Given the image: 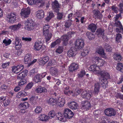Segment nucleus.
Here are the masks:
<instances>
[{
    "mask_svg": "<svg viewBox=\"0 0 123 123\" xmlns=\"http://www.w3.org/2000/svg\"><path fill=\"white\" fill-rule=\"evenodd\" d=\"M84 90L81 89H76L75 91H73V93L72 94V96H76L77 95L81 93L82 92H83Z\"/></svg>",
    "mask_w": 123,
    "mask_h": 123,
    "instance_id": "obj_40",
    "label": "nucleus"
},
{
    "mask_svg": "<svg viewBox=\"0 0 123 123\" xmlns=\"http://www.w3.org/2000/svg\"><path fill=\"white\" fill-rule=\"evenodd\" d=\"M81 96L83 98L87 100L90 99L92 97V92L89 91H85L84 90L81 94Z\"/></svg>",
    "mask_w": 123,
    "mask_h": 123,
    "instance_id": "obj_12",
    "label": "nucleus"
},
{
    "mask_svg": "<svg viewBox=\"0 0 123 123\" xmlns=\"http://www.w3.org/2000/svg\"><path fill=\"white\" fill-rule=\"evenodd\" d=\"M26 79H21L18 82V85L20 86H21L26 83Z\"/></svg>",
    "mask_w": 123,
    "mask_h": 123,
    "instance_id": "obj_51",
    "label": "nucleus"
},
{
    "mask_svg": "<svg viewBox=\"0 0 123 123\" xmlns=\"http://www.w3.org/2000/svg\"><path fill=\"white\" fill-rule=\"evenodd\" d=\"M56 99L52 98H50L47 100V103L49 105H56Z\"/></svg>",
    "mask_w": 123,
    "mask_h": 123,
    "instance_id": "obj_33",
    "label": "nucleus"
},
{
    "mask_svg": "<svg viewBox=\"0 0 123 123\" xmlns=\"http://www.w3.org/2000/svg\"><path fill=\"white\" fill-rule=\"evenodd\" d=\"M63 115L65 119L66 118L69 119L73 116L74 114L71 110L69 109L66 108L64 110Z\"/></svg>",
    "mask_w": 123,
    "mask_h": 123,
    "instance_id": "obj_9",
    "label": "nucleus"
},
{
    "mask_svg": "<svg viewBox=\"0 0 123 123\" xmlns=\"http://www.w3.org/2000/svg\"><path fill=\"white\" fill-rule=\"evenodd\" d=\"M85 74V71L84 70H81L80 73L78 74V77L79 78H82L83 77Z\"/></svg>",
    "mask_w": 123,
    "mask_h": 123,
    "instance_id": "obj_56",
    "label": "nucleus"
},
{
    "mask_svg": "<svg viewBox=\"0 0 123 123\" xmlns=\"http://www.w3.org/2000/svg\"><path fill=\"white\" fill-rule=\"evenodd\" d=\"M119 9H118V7L115 5L112 6L111 7L112 11L114 12L117 13L118 12V10L120 13L123 12V4L122 3H120L119 6Z\"/></svg>",
    "mask_w": 123,
    "mask_h": 123,
    "instance_id": "obj_7",
    "label": "nucleus"
},
{
    "mask_svg": "<svg viewBox=\"0 0 123 123\" xmlns=\"http://www.w3.org/2000/svg\"><path fill=\"white\" fill-rule=\"evenodd\" d=\"M38 62L39 64L42 66H43L46 63L44 60L42 58H39Z\"/></svg>",
    "mask_w": 123,
    "mask_h": 123,
    "instance_id": "obj_53",
    "label": "nucleus"
},
{
    "mask_svg": "<svg viewBox=\"0 0 123 123\" xmlns=\"http://www.w3.org/2000/svg\"><path fill=\"white\" fill-rule=\"evenodd\" d=\"M35 91L38 93H41L47 92V89L44 87L40 86L36 89Z\"/></svg>",
    "mask_w": 123,
    "mask_h": 123,
    "instance_id": "obj_26",
    "label": "nucleus"
},
{
    "mask_svg": "<svg viewBox=\"0 0 123 123\" xmlns=\"http://www.w3.org/2000/svg\"><path fill=\"white\" fill-rule=\"evenodd\" d=\"M41 79V75L39 74L35 75L33 78V81L36 83L40 82Z\"/></svg>",
    "mask_w": 123,
    "mask_h": 123,
    "instance_id": "obj_36",
    "label": "nucleus"
},
{
    "mask_svg": "<svg viewBox=\"0 0 123 123\" xmlns=\"http://www.w3.org/2000/svg\"><path fill=\"white\" fill-rule=\"evenodd\" d=\"M22 40L27 42H29L31 40L32 38H31L30 37H23L22 38Z\"/></svg>",
    "mask_w": 123,
    "mask_h": 123,
    "instance_id": "obj_62",
    "label": "nucleus"
},
{
    "mask_svg": "<svg viewBox=\"0 0 123 123\" xmlns=\"http://www.w3.org/2000/svg\"><path fill=\"white\" fill-rule=\"evenodd\" d=\"M78 68V65L75 63H72L69 67V70L72 72L77 70Z\"/></svg>",
    "mask_w": 123,
    "mask_h": 123,
    "instance_id": "obj_23",
    "label": "nucleus"
},
{
    "mask_svg": "<svg viewBox=\"0 0 123 123\" xmlns=\"http://www.w3.org/2000/svg\"><path fill=\"white\" fill-rule=\"evenodd\" d=\"M35 25L34 21L31 19L27 20L25 22V28L28 31H31Z\"/></svg>",
    "mask_w": 123,
    "mask_h": 123,
    "instance_id": "obj_4",
    "label": "nucleus"
},
{
    "mask_svg": "<svg viewBox=\"0 0 123 123\" xmlns=\"http://www.w3.org/2000/svg\"><path fill=\"white\" fill-rule=\"evenodd\" d=\"M36 16L39 19H42L43 18L44 16V13L42 10H39L36 12Z\"/></svg>",
    "mask_w": 123,
    "mask_h": 123,
    "instance_id": "obj_21",
    "label": "nucleus"
},
{
    "mask_svg": "<svg viewBox=\"0 0 123 123\" xmlns=\"http://www.w3.org/2000/svg\"><path fill=\"white\" fill-rule=\"evenodd\" d=\"M34 111L36 113H41L42 112V108L40 106H38L36 108Z\"/></svg>",
    "mask_w": 123,
    "mask_h": 123,
    "instance_id": "obj_48",
    "label": "nucleus"
},
{
    "mask_svg": "<svg viewBox=\"0 0 123 123\" xmlns=\"http://www.w3.org/2000/svg\"><path fill=\"white\" fill-rule=\"evenodd\" d=\"M39 118L40 121H45L48 120L49 119V117L44 114H40L39 115Z\"/></svg>",
    "mask_w": 123,
    "mask_h": 123,
    "instance_id": "obj_27",
    "label": "nucleus"
},
{
    "mask_svg": "<svg viewBox=\"0 0 123 123\" xmlns=\"http://www.w3.org/2000/svg\"><path fill=\"white\" fill-rule=\"evenodd\" d=\"M84 45V40L81 38H79L76 40L75 46L78 49H81L82 48Z\"/></svg>",
    "mask_w": 123,
    "mask_h": 123,
    "instance_id": "obj_8",
    "label": "nucleus"
},
{
    "mask_svg": "<svg viewBox=\"0 0 123 123\" xmlns=\"http://www.w3.org/2000/svg\"><path fill=\"white\" fill-rule=\"evenodd\" d=\"M100 84L99 83L96 82L95 83L94 89V92L95 94H98L100 89Z\"/></svg>",
    "mask_w": 123,
    "mask_h": 123,
    "instance_id": "obj_30",
    "label": "nucleus"
},
{
    "mask_svg": "<svg viewBox=\"0 0 123 123\" xmlns=\"http://www.w3.org/2000/svg\"><path fill=\"white\" fill-rule=\"evenodd\" d=\"M10 63V62H7L3 63L2 65V68H6L9 65Z\"/></svg>",
    "mask_w": 123,
    "mask_h": 123,
    "instance_id": "obj_59",
    "label": "nucleus"
},
{
    "mask_svg": "<svg viewBox=\"0 0 123 123\" xmlns=\"http://www.w3.org/2000/svg\"><path fill=\"white\" fill-rule=\"evenodd\" d=\"M11 42L12 41L10 39H4L3 41V43L6 46L10 45Z\"/></svg>",
    "mask_w": 123,
    "mask_h": 123,
    "instance_id": "obj_47",
    "label": "nucleus"
},
{
    "mask_svg": "<svg viewBox=\"0 0 123 123\" xmlns=\"http://www.w3.org/2000/svg\"><path fill=\"white\" fill-rule=\"evenodd\" d=\"M42 1V0H27V2L30 5H38L41 3Z\"/></svg>",
    "mask_w": 123,
    "mask_h": 123,
    "instance_id": "obj_22",
    "label": "nucleus"
},
{
    "mask_svg": "<svg viewBox=\"0 0 123 123\" xmlns=\"http://www.w3.org/2000/svg\"><path fill=\"white\" fill-rule=\"evenodd\" d=\"M122 38V36L121 34H118L117 35L116 37V40L117 41L119 42L120 41Z\"/></svg>",
    "mask_w": 123,
    "mask_h": 123,
    "instance_id": "obj_54",
    "label": "nucleus"
},
{
    "mask_svg": "<svg viewBox=\"0 0 123 123\" xmlns=\"http://www.w3.org/2000/svg\"><path fill=\"white\" fill-rule=\"evenodd\" d=\"M22 26L20 23L17 24L12 25L9 27V28L12 32H15L17 31L20 29Z\"/></svg>",
    "mask_w": 123,
    "mask_h": 123,
    "instance_id": "obj_17",
    "label": "nucleus"
},
{
    "mask_svg": "<svg viewBox=\"0 0 123 123\" xmlns=\"http://www.w3.org/2000/svg\"><path fill=\"white\" fill-rule=\"evenodd\" d=\"M35 69H33L31 71L30 73V76L32 77L35 74Z\"/></svg>",
    "mask_w": 123,
    "mask_h": 123,
    "instance_id": "obj_63",
    "label": "nucleus"
},
{
    "mask_svg": "<svg viewBox=\"0 0 123 123\" xmlns=\"http://www.w3.org/2000/svg\"><path fill=\"white\" fill-rule=\"evenodd\" d=\"M96 51L103 58H106L107 57L106 56V54L104 52V51L102 47H100L97 48L96 49Z\"/></svg>",
    "mask_w": 123,
    "mask_h": 123,
    "instance_id": "obj_16",
    "label": "nucleus"
},
{
    "mask_svg": "<svg viewBox=\"0 0 123 123\" xmlns=\"http://www.w3.org/2000/svg\"><path fill=\"white\" fill-rule=\"evenodd\" d=\"M104 113L106 115L108 116H114L116 114V111L112 108L105 109L104 111Z\"/></svg>",
    "mask_w": 123,
    "mask_h": 123,
    "instance_id": "obj_14",
    "label": "nucleus"
},
{
    "mask_svg": "<svg viewBox=\"0 0 123 123\" xmlns=\"http://www.w3.org/2000/svg\"><path fill=\"white\" fill-rule=\"evenodd\" d=\"M54 17V14L53 12H49L47 16L45 18V20L46 22H48L50 20Z\"/></svg>",
    "mask_w": 123,
    "mask_h": 123,
    "instance_id": "obj_34",
    "label": "nucleus"
},
{
    "mask_svg": "<svg viewBox=\"0 0 123 123\" xmlns=\"http://www.w3.org/2000/svg\"><path fill=\"white\" fill-rule=\"evenodd\" d=\"M52 7L54 9L60 7V5L58 3V1L56 0L52 2Z\"/></svg>",
    "mask_w": 123,
    "mask_h": 123,
    "instance_id": "obj_42",
    "label": "nucleus"
},
{
    "mask_svg": "<svg viewBox=\"0 0 123 123\" xmlns=\"http://www.w3.org/2000/svg\"><path fill=\"white\" fill-rule=\"evenodd\" d=\"M104 31L103 29L100 28L97 30L96 33L98 37H102L104 40H105L107 38V37L104 35Z\"/></svg>",
    "mask_w": 123,
    "mask_h": 123,
    "instance_id": "obj_19",
    "label": "nucleus"
},
{
    "mask_svg": "<svg viewBox=\"0 0 123 123\" xmlns=\"http://www.w3.org/2000/svg\"><path fill=\"white\" fill-rule=\"evenodd\" d=\"M38 98V97H35L34 96H32L30 98V100L31 102L34 104L36 102V100Z\"/></svg>",
    "mask_w": 123,
    "mask_h": 123,
    "instance_id": "obj_50",
    "label": "nucleus"
},
{
    "mask_svg": "<svg viewBox=\"0 0 123 123\" xmlns=\"http://www.w3.org/2000/svg\"><path fill=\"white\" fill-rule=\"evenodd\" d=\"M68 104L69 108L73 110L76 109L78 107L77 104L74 101L69 102Z\"/></svg>",
    "mask_w": 123,
    "mask_h": 123,
    "instance_id": "obj_20",
    "label": "nucleus"
},
{
    "mask_svg": "<svg viewBox=\"0 0 123 123\" xmlns=\"http://www.w3.org/2000/svg\"><path fill=\"white\" fill-rule=\"evenodd\" d=\"M104 48L106 49V51H110L112 49V48L110 45L106 44L104 46Z\"/></svg>",
    "mask_w": 123,
    "mask_h": 123,
    "instance_id": "obj_52",
    "label": "nucleus"
},
{
    "mask_svg": "<svg viewBox=\"0 0 123 123\" xmlns=\"http://www.w3.org/2000/svg\"><path fill=\"white\" fill-rule=\"evenodd\" d=\"M18 67V70L19 72H20L18 74L17 76L18 79L21 78L22 77H24L27 75V71L25 70L21 71L23 69L24 66L23 65H20L17 66Z\"/></svg>",
    "mask_w": 123,
    "mask_h": 123,
    "instance_id": "obj_3",
    "label": "nucleus"
},
{
    "mask_svg": "<svg viewBox=\"0 0 123 123\" xmlns=\"http://www.w3.org/2000/svg\"><path fill=\"white\" fill-rule=\"evenodd\" d=\"M97 26L96 25L94 24H90L88 26V29L90 30L92 32H94L97 29Z\"/></svg>",
    "mask_w": 123,
    "mask_h": 123,
    "instance_id": "obj_32",
    "label": "nucleus"
},
{
    "mask_svg": "<svg viewBox=\"0 0 123 123\" xmlns=\"http://www.w3.org/2000/svg\"><path fill=\"white\" fill-rule=\"evenodd\" d=\"M114 90H113L111 92V94L117 98H119L123 100V95L121 94L118 92H115Z\"/></svg>",
    "mask_w": 123,
    "mask_h": 123,
    "instance_id": "obj_25",
    "label": "nucleus"
},
{
    "mask_svg": "<svg viewBox=\"0 0 123 123\" xmlns=\"http://www.w3.org/2000/svg\"><path fill=\"white\" fill-rule=\"evenodd\" d=\"M45 46L39 41L36 42L33 46V49L36 51L43 50L45 49Z\"/></svg>",
    "mask_w": 123,
    "mask_h": 123,
    "instance_id": "obj_5",
    "label": "nucleus"
},
{
    "mask_svg": "<svg viewBox=\"0 0 123 123\" xmlns=\"http://www.w3.org/2000/svg\"><path fill=\"white\" fill-rule=\"evenodd\" d=\"M50 73L52 76H56L58 72L57 69L55 68L51 67L50 68Z\"/></svg>",
    "mask_w": 123,
    "mask_h": 123,
    "instance_id": "obj_28",
    "label": "nucleus"
},
{
    "mask_svg": "<svg viewBox=\"0 0 123 123\" xmlns=\"http://www.w3.org/2000/svg\"><path fill=\"white\" fill-rule=\"evenodd\" d=\"M63 51V48L62 46H59L55 51V52L57 54H59L62 53Z\"/></svg>",
    "mask_w": 123,
    "mask_h": 123,
    "instance_id": "obj_45",
    "label": "nucleus"
},
{
    "mask_svg": "<svg viewBox=\"0 0 123 123\" xmlns=\"http://www.w3.org/2000/svg\"><path fill=\"white\" fill-rule=\"evenodd\" d=\"M69 86H67L64 88V94L67 95H69L71 94L72 95L73 92V91H69Z\"/></svg>",
    "mask_w": 123,
    "mask_h": 123,
    "instance_id": "obj_41",
    "label": "nucleus"
},
{
    "mask_svg": "<svg viewBox=\"0 0 123 123\" xmlns=\"http://www.w3.org/2000/svg\"><path fill=\"white\" fill-rule=\"evenodd\" d=\"M31 54L28 53L26 54L24 58V62L25 64H29L31 62Z\"/></svg>",
    "mask_w": 123,
    "mask_h": 123,
    "instance_id": "obj_24",
    "label": "nucleus"
},
{
    "mask_svg": "<svg viewBox=\"0 0 123 123\" xmlns=\"http://www.w3.org/2000/svg\"><path fill=\"white\" fill-rule=\"evenodd\" d=\"M27 95V93L26 92L20 91L16 95V97L18 98H20L22 97H24Z\"/></svg>",
    "mask_w": 123,
    "mask_h": 123,
    "instance_id": "obj_37",
    "label": "nucleus"
},
{
    "mask_svg": "<svg viewBox=\"0 0 123 123\" xmlns=\"http://www.w3.org/2000/svg\"><path fill=\"white\" fill-rule=\"evenodd\" d=\"M28 104L27 102H24V103L20 104L19 107L20 109L19 111V112L21 113H24L25 112V110L28 107Z\"/></svg>",
    "mask_w": 123,
    "mask_h": 123,
    "instance_id": "obj_13",
    "label": "nucleus"
},
{
    "mask_svg": "<svg viewBox=\"0 0 123 123\" xmlns=\"http://www.w3.org/2000/svg\"><path fill=\"white\" fill-rule=\"evenodd\" d=\"M7 20L9 23H13L16 20V15L15 13H11L7 16Z\"/></svg>",
    "mask_w": 123,
    "mask_h": 123,
    "instance_id": "obj_11",
    "label": "nucleus"
},
{
    "mask_svg": "<svg viewBox=\"0 0 123 123\" xmlns=\"http://www.w3.org/2000/svg\"><path fill=\"white\" fill-rule=\"evenodd\" d=\"M49 25L47 24L45 25L43 28V34L46 37L45 40L47 43L50 39L52 36V34L50 33H49Z\"/></svg>",
    "mask_w": 123,
    "mask_h": 123,
    "instance_id": "obj_2",
    "label": "nucleus"
},
{
    "mask_svg": "<svg viewBox=\"0 0 123 123\" xmlns=\"http://www.w3.org/2000/svg\"><path fill=\"white\" fill-rule=\"evenodd\" d=\"M56 116L59 120L62 122H64L65 121L64 116H63V115L60 112H58L56 113Z\"/></svg>",
    "mask_w": 123,
    "mask_h": 123,
    "instance_id": "obj_31",
    "label": "nucleus"
},
{
    "mask_svg": "<svg viewBox=\"0 0 123 123\" xmlns=\"http://www.w3.org/2000/svg\"><path fill=\"white\" fill-rule=\"evenodd\" d=\"M74 33V32H69L68 33V35H64L61 37V40L63 41V43L64 45H66L67 44L69 38L70 37L71 35Z\"/></svg>",
    "mask_w": 123,
    "mask_h": 123,
    "instance_id": "obj_10",
    "label": "nucleus"
},
{
    "mask_svg": "<svg viewBox=\"0 0 123 123\" xmlns=\"http://www.w3.org/2000/svg\"><path fill=\"white\" fill-rule=\"evenodd\" d=\"M10 103V101L7 99L6 98L5 100L3 102V104L5 106H7L8 105H9Z\"/></svg>",
    "mask_w": 123,
    "mask_h": 123,
    "instance_id": "obj_58",
    "label": "nucleus"
},
{
    "mask_svg": "<svg viewBox=\"0 0 123 123\" xmlns=\"http://www.w3.org/2000/svg\"><path fill=\"white\" fill-rule=\"evenodd\" d=\"M56 101V105H57L60 107L63 106L65 102L64 99L61 97H59L58 98H57Z\"/></svg>",
    "mask_w": 123,
    "mask_h": 123,
    "instance_id": "obj_18",
    "label": "nucleus"
},
{
    "mask_svg": "<svg viewBox=\"0 0 123 123\" xmlns=\"http://www.w3.org/2000/svg\"><path fill=\"white\" fill-rule=\"evenodd\" d=\"M116 24L117 25V26L119 27L122 30V31L123 32V28L122 25H121V22L119 21H118L117 22H116Z\"/></svg>",
    "mask_w": 123,
    "mask_h": 123,
    "instance_id": "obj_60",
    "label": "nucleus"
},
{
    "mask_svg": "<svg viewBox=\"0 0 123 123\" xmlns=\"http://www.w3.org/2000/svg\"><path fill=\"white\" fill-rule=\"evenodd\" d=\"M12 71L13 73L17 74L19 72L18 70V67L17 66H14L12 67Z\"/></svg>",
    "mask_w": 123,
    "mask_h": 123,
    "instance_id": "obj_55",
    "label": "nucleus"
},
{
    "mask_svg": "<svg viewBox=\"0 0 123 123\" xmlns=\"http://www.w3.org/2000/svg\"><path fill=\"white\" fill-rule=\"evenodd\" d=\"M86 34L90 40H92L94 38V35L93 34L89 32H87Z\"/></svg>",
    "mask_w": 123,
    "mask_h": 123,
    "instance_id": "obj_46",
    "label": "nucleus"
},
{
    "mask_svg": "<svg viewBox=\"0 0 123 123\" xmlns=\"http://www.w3.org/2000/svg\"><path fill=\"white\" fill-rule=\"evenodd\" d=\"M94 16L96 18L98 19H101L102 18V14L100 12L96 11H94Z\"/></svg>",
    "mask_w": 123,
    "mask_h": 123,
    "instance_id": "obj_39",
    "label": "nucleus"
},
{
    "mask_svg": "<svg viewBox=\"0 0 123 123\" xmlns=\"http://www.w3.org/2000/svg\"><path fill=\"white\" fill-rule=\"evenodd\" d=\"M76 52L75 50H73L71 49L68 51L67 54L69 57H73L76 55Z\"/></svg>",
    "mask_w": 123,
    "mask_h": 123,
    "instance_id": "obj_38",
    "label": "nucleus"
},
{
    "mask_svg": "<svg viewBox=\"0 0 123 123\" xmlns=\"http://www.w3.org/2000/svg\"><path fill=\"white\" fill-rule=\"evenodd\" d=\"M93 63L95 65H91L89 68V70L92 71L95 74L101 76L99 80L102 86L105 88L108 86L107 80L110 78V76L107 72L104 70L100 71L99 66H102L106 62L101 58L98 56L93 57L92 59Z\"/></svg>",
    "mask_w": 123,
    "mask_h": 123,
    "instance_id": "obj_1",
    "label": "nucleus"
},
{
    "mask_svg": "<svg viewBox=\"0 0 123 123\" xmlns=\"http://www.w3.org/2000/svg\"><path fill=\"white\" fill-rule=\"evenodd\" d=\"M90 51L89 47H86L84 49L83 52L81 53V55L82 56H85L89 54Z\"/></svg>",
    "mask_w": 123,
    "mask_h": 123,
    "instance_id": "obj_29",
    "label": "nucleus"
},
{
    "mask_svg": "<svg viewBox=\"0 0 123 123\" xmlns=\"http://www.w3.org/2000/svg\"><path fill=\"white\" fill-rule=\"evenodd\" d=\"M30 12V8L28 7L26 8L22 9L20 14L22 18H25L29 17Z\"/></svg>",
    "mask_w": 123,
    "mask_h": 123,
    "instance_id": "obj_6",
    "label": "nucleus"
},
{
    "mask_svg": "<svg viewBox=\"0 0 123 123\" xmlns=\"http://www.w3.org/2000/svg\"><path fill=\"white\" fill-rule=\"evenodd\" d=\"M81 108L86 110L89 109L91 107L90 103L88 101H84L82 102Z\"/></svg>",
    "mask_w": 123,
    "mask_h": 123,
    "instance_id": "obj_15",
    "label": "nucleus"
},
{
    "mask_svg": "<svg viewBox=\"0 0 123 123\" xmlns=\"http://www.w3.org/2000/svg\"><path fill=\"white\" fill-rule=\"evenodd\" d=\"M113 57L114 59L118 62L120 61L122 59L121 55L118 54H115L113 56Z\"/></svg>",
    "mask_w": 123,
    "mask_h": 123,
    "instance_id": "obj_44",
    "label": "nucleus"
},
{
    "mask_svg": "<svg viewBox=\"0 0 123 123\" xmlns=\"http://www.w3.org/2000/svg\"><path fill=\"white\" fill-rule=\"evenodd\" d=\"M123 81V76H120L119 79V80L117 82L118 84H119L122 83V82Z\"/></svg>",
    "mask_w": 123,
    "mask_h": 123,
    "instance_id": "obj_64",
    "label": "nucleus"
},
{
    "mask_svg": "<svg viewBox=\"0 0 123 123\" xmlns=\"http://www.w3.org/2000/svg\"><path fill=\"white\" fill-rule=\"evenodd\" d=\"M19 41V38L17 37H16L15 39V47H18V48L19 49H20L22 46L21 43Z\"/></svg>",
    "mask_w": 123,
    "mask_h": 123,
    "instance_id": "obj_35",
    "label": "nucleus"
},
{
    "mask_svg": "<svg viewBox=\"0 0 123 123\" xmlns=\"http://www.w3.org/2000/svg\"><path fill=\"white\" fill-rule=\"evenodd\" d=\"M33 85V83L32 82H31L29 83L26 86V89H30L31 88Z\"/></svg>",
    "mask_w": 123,
    "mask_h": 123,
    "instance_id": "obj_57",
    "label": "nucleus"
},
{
    "mask_svg": "<svg viewBox=\"0 0 123 123\" xmlns=\"http://www.w3.org/2000/svg\"><path fill=\"white\" fill-rule=\"evenodd\" d=\"M117 69L118 71L123 72V64L120 63L117 64Z\"/></svg>",
    "mask_w": 123,
    "mask_h": 123,
    "instance_id": "obj_43",
    "label": "nucleus"
},
{
    "mask_svg": "<svg viewBox=\"0 0 123 123\" xmlns=\"http://www.w3.org/2000/svg\"><path fill=\"white\" fill-rule=\"evenodd\" d=\"M71 21H68L67 22L65 23V26L66 27H68L70 26L72 24Z\"/></svg>",
    "mask_w": 123,
    "mask_h": 123,
    "instance_id": "obj_61",
    "label": "nucleus"
},
{
    "mask_svg": "<svg viewBox=\"0 0 123 123\" xmlns=\"http://www.w3.org/2000/svg\"><path fill=\"white\" fill-rule=\"evenodd\" d=\"M48 117H49V118H52L54 117L56 115L55 111H50L48 113Z\"/></svg>",
    "mask_w": 123,
    "mask_h": 123,
    "instance_id": "obj_49",
    "label": "nucleus"
}]
</instances>
